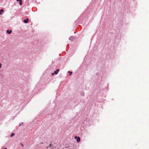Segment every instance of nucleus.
<instances>
[{
  "instance_id": "f257e3e1",
  "label": "nucleus",
  "mask_w": 149,
  "mask_h": 149,
  "mask_svg": "<svg viewBox=\"0 0 149 149\" xmlns=\"http://www.w3.org/2000/svg\"><path fill=\"white\" fill-rule=\"evenodd\" d=\"M74 138L75 139H76L77 138V142H79L80 141V138L79 137H77V136H75L74 137Z\"/></svg>"
},
{
  "instance_id": "f03ea898",
  "label": "nucleus",
  "mask_w": 149,
  "mask_h": 149,
  "mask_svg": "<svg viewBox=\"0 0 149 149\" xmlns=\"http://www.w3.org/2000/svg\"><path fill=\"white\" fill-rule=\"evenodd\" d=\"M29 19L28 18H27L26 19L24 20L23 22L25 23H27L28 22Z\"/></svg>"
},
{
  "instance_id": "7ed1b4c3",
  "label": "nucleus",
  "mask_w": 149,
  "mask_h": 149,
  "mask_svg": "<svg viewBox=\"0 0 149 149\" xmlns=\"http://www.w3.org/2000/svg\"><path fill=\"white\" fill-rule=\"evenodd\" d=\"M59 71V70L58 69H57L56 71L54 72V73L57 74L58 72Z\"/></svg>"
},
{
  "instance_id": "20e7f679",
  "label": "nucleus",
  "mask_w": 149,
  "mask_h": 149,
  "mask_svg": "<svg viewBox=\"0 0 149 149\" xmlns=\"http://www.w3.org/2000/svg\"><path fill=\"white\" fill-rule=\"evenodd\" d=\"M12 32V31L10 30V31L8 30L7 31V33L9 34H10Z\"/></svg>"
},
{
  "instance_id": "39448f33",
  "label": "nucleus",
  "mask_w": 149,
  "mask_h": 149,
  "mask_svg": "<svg viewBox=\"0 0 149 149\" xmlns=\"http://www.w3.org/2000/svg\"><path fill=\"white\" fill-rule=\"evenodd\" d=\"M3 12V10L2 9L0 10V15H1L2 14V13Z\"/></svg>"
},
{
  "instance_id": "423d86ee",
  "label": "nucleus",
  "mask_w": 149,
  "mask_h": 149,
  "mask_svg": "<svg viewBox=\"0 0 149 149\" xmlns=\"http://www.w3.org/2000/svg\"><path fill=\"white\" fill-rule=\"evenodd\" d=\"M22 0H20V1H19V5H22Z\"/></svg>"
},
{
  "instance_id": "0eeeda50",
  "label": "nucleus",
  "mask_w": 149,
  "mask_h": 149,
  "mask_svg": "<svg viewBox=\"0 0 149 149\" xmlns=\"http://www.w3.org/2000/svg\"><path fill=\"white\" fill-rule=\"evenodd\" d=\"M15 135V134L13 133L11 134L10 136L12 137Z\"/></svg>"
},
{
  "instance_id": "6e6552de",
  "label": "nucleus",
  "mask_w": 149,
  "mask_h": 149,
  "mask_svg": "<svg viewBox=\"0 0 149 149\" xmlns=\"http://www.w3.org/2000/svg\"><path fill=\"white\" fill-rule=\"evenodd\" d=\"M68 72L70 74L72 73V72H70V71H69Z\"/></svg>"
},
{
  "instance_id": "1a4fd4ad",
  "label": "nucleus",
  "mask_w": 149,
  "mask_h": 149,
  "mask_svg": "<svg viewBox=\"0 0 149 149\" xmlns=\"http://www.w3.org/2000/svg\"><path fill=\"white\" fill-rule=\"evenodd\" d=\"M1 65H2L1 64V63H0V69L1 68Z\"/></svg>"
},
{
  "instance_id": "9d476101",
  "label": "nucleus",
  "mask_w": 149,
  "mask_h": 149,
  "mask_svg": "<svg viewBox=\"0 0 149 149\" xmlns=\"http://www.w3.org/2000/svg\"><path fill=\"white\" fill-rule=\"evenodd\" d=\"M52 146V144L50 143L49 145V147H50Z\"/></svg>"
},
{
  "instance_id": "9b49d317",
  "label": "nucleus",
  "mask_w": 149,
  "mask_h": 149,
  "mask_svg": "<svg viewBox=\"0 0 149 149\" xmlns=\"http://www.w3.org/2000/svg\"><path fill=\"white\" fill-rule=\"evenodd\" d=\"M20 0H17V1H20Z\"/></svg>"
},
{
  "instance_id": "f8f14e48",
  "label": "nucleus",
  "mask_w": 149,
  "mask_h": 149,
  "mask_svg": "<svg viewBox=\"0 0 149 149\" xmlns=\"http://www.w3.org/2000/svg\"><path fill=\"white\" fill-rule=\"evenodd\" d=\"M54 73H52V75H53Z\"/></svg>"
},
{
  "instance_id": "ddd939ff",
  "label": "nucleus",
  "mask_w": 149,
  "mask_h": 149,
  "mask_svg": "<svg viewBox=\"0 0 149 149\" xmlns=\"http://www.w3.org/2000/svg\"><path fill=\"white\" fill-rule=\"evenodd\" d=\"M4 149H7V148H5Z\"/></svg>"
},
{
  "instance_id": "4468645a",
  "label": "nucleus",
  "mask_w": 149,
  "mask_h": 149,
  "mask_svg": "<svg viewBox=\"0 0 149 149\" xmlns=\"http://www.w3.org/2000/svg\"><path fill=\"white\" fill-rule=\"evenodd\" d=\"M22 146H23V145L22 144Z\"/></svg>"
},
{
  "instance_id": "2eb2a0df",
  "label": "nucleus",
  "mask_w": 149,
  "mask_h": 149,
  "mask_svg": "<svg viewBox=\"0 0 149 149\" xmlns=\"http://www.w3.org/2000/svg\"><path fill=\"white\" fill-rule=\"evenodd\" d=\"M42 144H43V142H42Z\"/></svg>"
}]
</instances>
